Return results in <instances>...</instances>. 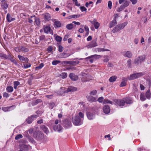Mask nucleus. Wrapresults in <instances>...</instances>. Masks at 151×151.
<instances>
[{
  "mask_svg": "<svg viewBox=\"0 0 151 151\" xmlns=\"http://www.w3.org/2000/svg\"><path fill=\"white\" fill-rule=\"evenodd\" d=\"M20 48H21V50L22 51L27 52L29 51L28 49L24 47H20Z\"/></svg>",
  "mask_w": 151,
  "mask_h": 151,
  "instance_id": "36",
  "label": "nucleus"
},
{
  "mask_svg": "<svg viewBox=\"0 0 151 151\" xmlns=\"http://www.w3.org/2000/svg\"><path fill=\"white\" fill-rule=\"evenodd\" d=\"M9 96V95L6 92L4 93H3V96L4 97L7 98Z\"/></svg>",
  "mask_w": 151,
  "mask_h": 151,
  "instance_id": "57",
  "label": "nucleus"
},
{
  "mask_svg": "<svg viewBox=\"0 0 151 151\" xmlns=\"http://www.w3.org/2000/svg\"><path fill=\"white\" fill-rule=\"evenodd\" d=\"M66 28L69 30H71L73 28V24H68L66 25Z\"/></svg>",
  "mask_w": 151,
  "mask_h": 151,
  "instance_id": "34",
  "label": "nucleus"
},
{
  "mask_svg": "<svg viewBox=\"0 0 151 151\" xmlns=\"http://www.w3.org/2000/svg\"><path fill=\"white\" fill-rule=\"evenodd\" d=\"M12 107V106H11L9 107H2V110L6 112L9 111V109Z\"/></svg>",
  "mask_w": 151,
  "mask_h": 151,
  "instance_id": "38",
  "label": "nucleus"
},
{
  "mask_svg": "<svg viewBox=\"0 0 151 151\" xmlns=\"http://www.w3.org/2000/svg\"><path fill=\"white\" fill-rule=\"evenodd\" d=\"M65 124L66 126L68 127H70L71 125V122L70 121H67L65 123Z\"/></svg>",
  "mask_w": 151,
  "mask_h": 151,
  "instance_id": "44",
  "label": "nucleus"
},
{
  "mask_svg": "<svg viewBox=\"0 0 151 151\" xmlns=\"http://www.w3.org/2000/svg\"><path fill=\"white\" fill-rule=\"evenodd\" d=\"M87 116L88 119L89 120L92 119L94 117L93 114L90 113H87Z\"/></svg>",
  "mask_w": 151,
  "mask_h": 151,
  "instance_id": "29",
  "label": "nucleus"
},
{
  "mask_svg": "<svg viewBox=\"0 0 151 151\" xmlns=\"http://www.w3.org/2000/svg\"><path fill=\"white\" fill-rule=\"evenodd\" d=\"M72 121L73 123L75 125H80L82 124V119L78 115L75 116L72 118Z\"/></svg>",
  "mask_w": 151,
  "mask_h": 151,
  "instance_id": "2",
  "label": "nucleus"
},
{
  "mask_svg": "<svg viewBox=\"0 0 151 151\" xmlns=\"http://www.w3.org/2000/svg\"><path fill=\"white\" fill-rule=\"evenodd\" d=\"M116 16H115L113 20L111 22L109 23V27L111 28L114 26L116 24Z\"/></svg>",
  "mask_w": 151,
  "mask_h": 151,
  "instance_id": "13",
  "label": "nucleus"
},
{
  "mask_svg": "<svg viewBox=\"0 0 151 151\" xmlns=\"http://www.w3.org/2000/svg\"><path fill=\"white\" fill-rule=\"evenodd\" d=\"M73 1L75 2V5L78 6H80V4L78 3L77 0H73Z\"/></svg>",
  "mask_w": 151,
  "mask_h": 151,
  "instance_id": "59",
  "label": "nucleus"
},
{
  "mask_svg": "<svg viewBox=\"0 0 151 151\" xmlns=\"http://www.w3.org/2000/svg\"><path fill=\"white\" fill-rule=\"evenodd\" d=\"M104 112L105 114H108L110 112V109L108 105L105 106L103 108Z\"/></svg>",
  "mask_w": 151,
  "mask_h": 151,
  "instance_id": "15",
  "label": "nucleus"
},
{
  "mask_svg": "<svg viewBox=\"0 0 151 151\" xmlns=\"http://www.w3.org/2000/svg\"><path fill=\"white\" fill-rule=\"evenodd\" d=\"M26 137L27 138V139H29V141L33 143V144H35V141L34 140V139H33L31 137H30L29 135H27L26 136Z\"/></svg>",
  "mask_w": 151,
  "mask_h": 151,
  "instance_id": "31",
  "label": "nucleus"
},
{
  "mask_svg": "<svg viewBox=\"0 0 151 151\" xmlns=\"http://www.w3.org/2000/svg\"><path fill=\"white\" fill-rule=\"evenodd\" d=\"M35 22L37 25H39L40 23V21L38 18H35Z\"/></svg>",
  "mask_w": 151,
  "mask_h": 151,
  "instance_id": "42",
  "label": "nucleus"
},
{
  "mask_svg": "<svg viewBox=\"0 0 151 151\" xmlns=\"http://www.w3.org/2000/svg\"><path fill=\"white\" fill-rule=\"evenodd\" d=\"M125 8L123 5H122L119 7L117 8V11L118 12H120L124 9Z\"/></svg>",
  "mask_w": 151,
  "mask_h": 151,
  "instance_id": "48",
  "label": "nucleus"
},
{
  "mask_svg": "<svg viewBox=\"0 0 151 151\" xmlns=\"http://www.w3.org/2000/svg\"><path fill=\"white\" fill-rule=\"evenodd\" d=\"M69 76L72 80L76 81L78 80V76L73 73H70Z\"/></svg>",
  "mask_w": 151,
  "mask_h": 151,
  "instance_id": "14",
  "label": "nucleus"
},
{
  "mask_svg": "<svg viewBox=\"0 0 151 151\" xmlns=\"http://www.w3.org/2000/svg\"><path fill=\"white\" fill-rule=\"evenodd\" d=\"M38 116L37 115H32L28 117L26 119V121L28 124H31L35 119L37 118Z\"/></svg>",
  "mask_w": 151,
  "mask_h": 151,
  "instance_id": "6",
  "label": "nucleus"
},
{
  "mask_svg": "<svg viewBox=\"0 0 151 151\" xmlns=\"http://www.w3.org/2000/svg\"><path fill=\"white\" fill-rule=\"evenodd\" d=\"M140 100L142 101H144L146 99V97L145 96L144 93H141L140 95Z\"/></svg>",
  "mask_w": 151,
  "mask_h": 151,
  "instance_id": "30",
  "label": "nucleus"
},
{
  "mask_svg": "<svg viewBox=\"0 0 151 151\" xmlns=\"http://www.w3.org/2000/svg\"><path fill=\"white\" fill-rule=\"evenodd\" d=\"M125 2L124 4L122 5L124 8H125L129 6V1H124Z\"/></svg>",
  "mask_w": 151,
  "mask_h": 151,
  "instance_id": "49",
  "label": "nucleus"
},
{
  "mask_svg": "<svg viewBox=\"0 0 151 151\" xmlns=\"http://www.w3.org/2000/svg\"><path fill=\"white\" fill-rule=\"evenodd\" d=\"M145 55L139 56L134 60V63L136 64L141 63L145 60Z\"/></svg>",
  "mask_w": 151,
  "mask_h": 151,
  "instance_id": "4",
  "label": "nucleus"
},
{
  "mask_svg": "<svg viewBox=\"0 0 151 151\" xmlns=\"http://www.w3.org/2000/svg\"><path fill=\"white\" fill-rule=\"evenodd\" d=\"M10 15L9 13H8L6 16V19L8 22H10L12 20H10Z\"/></svg>",
  "mask_w": 151,
  "mask_h": 151,
  "instance_id": "50",
  "label": "nucleus"
},
{
  "mask_svg": "<svg viewBox=\"0 0 151 151\" xmlns=\"http://www.w3.org/2000/svg\"><path fill=\"white\" fill-rule=\"evenodd\" d=\"M71 55L70 54L68 53H66L64 52H63L62 53L61 56H58V57L59 58H66L69 56H70Z\"/></svg>",
  "mask_w": 151,
  "mask_h": 151,
  "instance_id": "24",
  "label": "nucleus"
},
{
  "mask_svg": "<svg viewBox=\"0 0 151 151\" xmlns=\"http://www.w3.org/2000/svg\"><path fill=\"white\" fill-rule=\"evenodd\" d=\"M62 38L61 37L57 35L55 37L56 40L58 42H61L62 40Z\"/></svg>",
  "mask_w": 151,
  "mask_h": 151,
  "instance_id": "37",
  "label": "nucleus"
},
{
  "mask_svg": "<svg viewBox=\"0 0 151 151\" xmlns=\"http://www.w3.org/2000/svg\"><path fill=\"white\" fill-rule=\"evenodd\" d=\"M97 46V43L95 40H93L90 42L89 44L87 45L88 48L93 47Z\"/></svg>",
  "mask_w": 151,
  "mask_h": 151,
  "instance_id": "8",
  "label": "nucleus"
},
{
  "mask_svg": "<svg viewBox=\"0 0 151 151\" xmlns=\"http://www.w3.org/2000/svg\"><path fill=\"white\" fill-rule=\"evenodd\" d=\"M77 90V88L76 87L70 86L68 87L66 91H65V92L67 93L69 92H72L76 91Z\"/></svg>",
  "mask_w": 151,
  "mask_h": 151,
  "instance_id": "9",
  "label": "nucleus"
},
{
  "mask_svg": "<svg viewBox=\"0 0 151 151\" xmlns=\"http://www.w3.org/2000/svg\"><path fill=\"white\" fill-rule=\"evenodd\" d=\"M115 105L119 106H123L124 105L125 101L124 100L116 99L114 101Z\"/></svg>",
  "mask_w": 151,
  "mask_h": 151,
  "instance_id": "5",
  "label": "nucleus"
},
{
  "mask_svg": "<svg viewBox=\"0 0 151 151\" xmlns=\"http://www.w3.org/2000/svg\"><path fill=\"white\" fill-rule=\"evenodd\" d=\"M125 101L127 104H131L133 103L132 99L130 97H127L124 99Z\"/></svg>",
  "mask_w": 151,
  "mask_h": 151,
  "instance_id": "20",
  "label": "nucleus"
},
{
  "mask_svg": "<svg viewBox=\"0 0 151 151\" xmlns=\"http://www.w3.org/2000/svg\"><path fill=\"white\" fill-rule=\"evenodd\" d=\"M95 51L96 52H104V51H109V50L104 49V48H96L95 49Z\"/></svg>",
  "mask_w": 151,
  "mask_h": 151,
  "instance_id": "27",
  "label": "nucleus"
},
{
  "mask_svg": "<svg viewBox=\"0 0 151 151\" xmlns=\"http://www.w3.org/2000/svg\"><path fill=\"white\" fill-rule=\"evenodd\" d=\"M44 18L46 21H49L51 18L50 14L48 13H46L43 14Z\"/></svg>",
  "mask_w": 151,
  "mask_h": 151,
  "instance_id": "21",
  "label": "nucleus"
},
{
  "mask_svg": "<svg viewBox=\"0 0 151 151\" xmlns=\"http://www.w3.org/2000/svg\"><path fill=\"white\" fill-rule=\"evenodd\" d=\"M60 76H61V78H62L64 79L67 77V74L65 72L62 73L60 75Z\"/></svg>",
  "mask_w": 151,
  "mask_h": 151,
  "instance_id": "40",
  "label": "nucleus"
},
{
  "mask_svg": "<svg viewBox=\"0 0 151 151\" xmlns=\"http://www.w3.org/2000/svg\"><path fill=\"white\" fill-rule=\"evenodd\" d=\"M23 137V136L21 134H19L17 135L15 137V139L16 140L22 138Z\"/></svg>",
  "mask_w": 151,
  "mask_h": 151,
  "instance_id": "46",
  "label": "nucleus"
},
{
  "mask_svg": "<svg viewBox=\"0 0 151 151\" xmlns=\"http://www.w3.org/2000/svg\"><path fill=\"white\" fill-rule=\"evenodd\" d=\"M116 76H113L109 79V81L110 82H112L115 81L116 79Z\"/></svg>",
  "mask_w": 151,
  "mask_h": 151,
  "instance_id": "33",
  "label": "nucleus"
},
{
  "mask_svg": "<svg viewBox=\"0 0 151 151\" xmlns=\"http://www.w3.org/2000/svg\"><path fill=\"white\" fill-rule=\"evenodd\" d=\"M63 62L65 64H69L70 65H76L79 63V61L78 60L76 61H64Z\"/></svg>",
  "mask_w": 151,
  "mask_h": 151,
  "instance_id": "10",
  "label": "nucleus"
},
{
  "mask_svg": "<svg viewBox=\"0 0 151 151\" xmlns=\"http://www.w3.org/2000/svg\"><path fill=\"white\" fill-rule=\"evenodd\" d=\"M1 7L4 9H7L8 5L7 2L5 0H2L1 2Z\"/></svg>",
  "mask_w": 151,
  "mask_h": 151,
  "instance_id": "11",
  "label": "nucleus"
},
{
  "mask_svg": "<svg viewBox=\"0 0 151 151\" xmlns=\"http://www.w3.org/2000/svg\"><path fill=\"white\" fill-rule=\"evenodd\" d=\"M102 56L97 55H91V56H89L86 58H85V59L86 60L88 59H91L93 58L95 59H98L99 58H100Z\"/></svg>",
  "mask_w": 151,
  "mask_h": 151,
  "instance_id": "12",
  "label": "nucleus"
},
{
  "mask_svg": "<svg viewBox=\"0 0 151 151\" xmlns=\"http://www.w3.org/2000/svg\"><path fill=\"white\" fill-rule=\"evenodd\" d=\"M80 9L81 11L82 12L86 11L87 10V9L86 8V7L83 6H81L80 7Z\"/></svg>",
  "mask_w": 151,
  "mask_h": 151,
  "instance_id": "54",
  "label": "nucleus"
},
{
  "mask_svg": "<svg viewBox=\"0 0 151 151\" xmlns=\"http://www.w3.org/2000/svg\"><path fill=\"white\" fill-rule=\"evenodd\" d=\"M146 97L148 99L151 97V93L150 89L148 90L145 93Z\"/></svg>",
  "mask_w": 151,
  "mask_h": 151,
  "instance_id": "25",
  "label": "nucleus"
},
{
  "mask_svg": "<svg viewBox=\"0 0 151 151\" xmlns=\"http://www.w3.org/2000/svg\"><path fill=\"white\" fill-rule=\"evenodd\" d=\"M88 100L91 102H95L97 100V98L92 96H89L87 98Z\"/></svg>",
  "mask_w": 151,
  "mask_h": 151,
  "instance_id": "22",
  "label": "nucleus"
},
{
  "mask_svg": "<svg viewBox=\"0 0 151 151\" xmlns=\"http://www.w3.org/2000/svg\"><path fill=\"white\" fill-rule=\"evenodd\" d=\"M24 66L25 68H27L31 66V64H24Z\"/></svg>",
  "mask_w": 151,
  "mask_h": 151,
  "instance_id": "64",
  "label": "nucleus"
},
{
  "mask_svg": "<svg viewBox=\"0 0 151 151\" xmlns=\"http://www.w3.org/2000/svg\"><path fill=\"white\" fill-rule=\"evenodd\" d=\"M44 66L43 63H41L39 66L36 67L35 68V69L37 70H38L42 68Z\"/></svg>",
  "mask_w": 151,
  "mask_h": 151,
  "instance_id": "41",
  "label": "nucleus"
},
{
  "mask_svg": "<svg viewBox=\"0 0 151 151\" xmlns=\"http://www.w3.org/2000/svg\"><path fill=\"white\" fill-rule=\"evenodd\" d=\"M18 58L20 60L24 61L26 62H28L29 60L27 58L24 57L20 55H18Z\"/></svg>",
  "mask_w": 151,
  "mask_h": 151,
  "instance_id": "23",
  "label": "nucleus"
},
{
  "mask_svg": "<svg viewBox=\"0 0 151 151\" xmlns=\"http://www.w3.org/2000/svg\"><path fill=\"white\" fill-rule=\"evenodd\" d=\"M112 4V3L111 1H109L108 6L110 9H111V8Z\"/></svg>",
  "mask_w": 151,
  "mask_h": 151,
  "instance_id": "56",
  "label": "nucleus"
},
{
  "mask_svg": "<svg viewBox=\"0 0 151 151\" xmlns=\"http://www.w3.org/2000/svg\"><path fill=\"white\" fill-rule=\"evenodd\" d=\"M104 99V98L102 97H101L99 98L98 99L97 101L100 103H101L103 101V100Z\"/></svg>",
  "mask_w": 151,
  "mask_h": 151,
  "instance_id": "60",
  "label": "nucleus"
},
{
  "mask_svg": "<svg viewBox=\"0 0 151 151\" xmlns=\"http://www.w3.org/2000/svg\"><path fill=\"white\" fill-rule=\"evenodd\" d=\"M6 90L8 92L12 93L14 89L12 86H8L7 87Z\"/></svg>",
  "mask_w": 151,
  "mask_h": 151,
  "instance_id": "26",
  "label": "nucleus"
},
{
  "mask_svg": "<svg viewBox=\"0 0 151 151\" xmlns=\"http://www.w3.org/2000/svg\"><path fill=\"white\" fill-rule=\"evenodd\" d=\"M93 3V2L92 1H89V2H86V3L85 4V6L86 7H88V6L90 4H91Z\"/></svg>",
  "mask_w": 151,
  "mask_h": 151,
  "instance_id": "58",
  "label": "nucleus"
},
{
  "mask_svg": "<svg viewBox=\"0 0 151 151\" xmlns=\"http://www.w3.org/2000/svg\"><path fill=\"white\" fill-rule=\"evenodd\" d=\"M103 103L104 104H106L107 103L110 104H113L112 101L108 100V99H105V100H104L103 101Z\"/></svg>",
  "mask_w": 151,
  "mask_h": 151,
  "instance_id": "39",
  "label": "nucleus"
},
{
  "mask_svg": "<svg viewBox=\"0 0 151 151\" xmlns=\"http://www.w3.org/2000/svg\"><path fill=\"white\" fill-rule=\"evenodd\" d=\"M34 137L37 140H40L43 139L44 134L41 131H37L35 132L33 134Z\"/></svg>",
  "mask_w": 151,
  "mask_h": 151,
  "instance_id": "3",
  "label": "nucleus"
},
{
  "mask_svg": "<svg viewBox=\"0 0 151 151\" xmlns=\"http://www.w3.org/2000/svg\"><path fill=\"white\" fill-rule=\"evenodd\" d=\"M132 61L130 59L128 60L127 61L128 65L129 67H131L132 65Z\"/></svg>",
  "mask_w": 151,
  "mask_h": 151,
  "instance_id": "53",
  "label": "nucleus"
},
{
  "mask_svg": "<svg viewBox=\"0 0 151 151\" xmlns=\"http://www.w3.org/2000/svg\"><path fill=\"white\" fill-rule=\"evenodd\" d=\"M135 73L131 75L129 77L128 79L130 80H132L136 79Z\"/></svg>",
  "mask_w": 151,
  "mask_h": 151,
  "instance_id": "35",
  "label": "nucleus"
},
{
  "mask_svg": "<svg viewBox=\"0 0 151 151\" xmlns=\"http://www.w3.org/2000/svg\"><path fill=\"white\" fill-rule=\"evenodd\" d=\"M60 60H55L53 61L52 62V64L53 65H56L60 63Z\"/></svg>",
  "mask_w": 151,
  "mask_h": 151,
  "instance_id": "45",
  "label": "nucleus"
},
{
  "mask_svg": "<svg viewBox=\"0 0 151 151\" xmlns=\"http://www.w3.org/2000/svg\"><path fill=\"white\" fill-rule=\"evenodd\" d=\"M127 22H125L121 24L117 25L113 29V32L114 33L119 32L123 29L127 25Z\"/></svg>",
  "mask_w": 151,
  "mask_h": 151,
  "instance_id": "1",
  "label": "nucleus"
},
{
  "mask_svg": "<svg viewBox=\"0 0 151 151\" xmlns=\"http://www.w3.org/2000/svg\"><path fill=\"white\" fill-rule=\"evenodd\" d=\"M63 47L61 45H59L58 46V51L60 52L63 51Z\"/></svg>",
  "mask_w": 151,
  "mask_h": 151,
  "instance_id": "61",
  "label": "nucleus"
},
{
  "mask_svg": "<svg viewBox=\"0 0 151 151\" xmlns=\"http://www.w3.org/2000/svg\"><path fill=\"white\" fill-rule=\"evenodd\" d=\"M78 115L80 117L81 119L83 118L84 114L81 112H80L78 113Z\"/></svg>",
  "mask_w": 151,
  "mask_h": 151,
  "instance_id": "62",
  "label": "nucleus"
},
{
  "mask_svg": "<svg viewBox=\"0 0 151 151\" xmlns=\"http://www.w3.org/2000/svg\"><path fill=\"white\" fill-rule=\"evenodd\" d=\"M29 146L24 144H21L19 145V147L20 149H22L24 151H27L29 150Z\"/></svg>",
  "mask_w": 151,
  "mask_h": 151,
  "instance_id": "7",
  "label": "nucleus"
},
{
  "mask_svg": "<svg viewBox=\"0 0 151 151\" xmlns=\"http://www.w3.org/2000/svg\"><path fill=\"white\" fill-rule=\"evenodd\" d=\"M96 29L98 28L100 26V24L98 22H95L94 24H93Z\"/></svg>",
  "mask_w": 151,
  "mask_h": 151,
  "instance_id": "47",
  "label": "nucleus"
},
{
  "mask_svg": "<svg viewBox=\"0 0 151 151\" xmlns=\"http://www.w3.org/2000/svg\"><path fill=\"white\" fill-rule=\"evenodd\" d=\"M135 74L136 78H139L143 75V73L142 72L137 73H135Z\"/></svg>",
  "mask_w": 151,
  "mask_h": 151,
  "instance_id": "43",
  "label": "nucleus"
},
{
  "mask_svg": "<svg viewBox=\"0 0 151 151\" xmlns=\"http://www.w3.org/2000/svg\"><path fill=\"white\" fill-rule=\"evenodd\" d=\"M127 79L126 78H123L122 79V82L119 85L120 87L125 86L126 85Z\"/></svg>",
  "mask_w": 151,
  "mask_h": 151,
  "instance_id": "18",
  "label": "nucleus"
},
{
  "mask_svg": "<svg viewBox=\"0 0 151 151\" xmlns=\"http://www.w3.org/2000/svg\"><path fill=\"white\" fill-rule=\"evenodd\" d=\"M97 93V91L96 90H93L90 93V94L91 95H95Z\"/></svg>",
  "mask_w": 151,
  "mask_h": 151,
  "instance_id": "52",
  "label": "nucleus"
},
{
  "mask_svg": "<svg viewBox=\"0 0 151 151\" xmlns=\"http://www.w3.org/2000/svg\"><path fill=\"white\" fill-rule=\"evenodd\" d=\"M53 129L55 131L60 132L62 130V127L60 125H55L53 127Z\"/></svg>",
  "mask_w": 151,
  "mask_h": 151,
  "instance_id": "17",
  "label": "nucleus"
},
{
  "mask_svg": "<svg viewBox=\"0 0 151 151\" xmlns=\"http://www.w3.org/2000/svg\"><path fill=\"white\" fill-rule=\"evenodd\" d=\"M44 31L46 33L48 34L49 32L51 30V28L50 27L48 26H46L44 29Z\"/></svg>",
  "mask_w": 151,
  "mask_h": 151,
  "instance_id": "32",
  "label": "nucleus"
},
{
  "mask_svg": "<svg viewBox=\"0 0 151 151\" xmlns=\"http://www.w3.org/2000/svg\"><path fill=\"white\" fill-rule=\"evenodd\" d=\"M14 86H18L20 84V83L18 81H16L14 82Z\"/></svg>",
  "mask_w": 151,
  "mask_h": 151,
  "instance_id": "63",
  "label": "nucleus"
},
{
  "mask_svg": "<svg viewBox=\"0 0 151 151\" xmlns=\"http://www.w3.org/2000/svg\"><path fill=\"white\" fill-rule=\"evenodd\" d=\"M54 26L55 28L60 27L61 26V24L59 21H55L54 23Z\"/></svg>",
  "mask_w": 151,
  "mask_h": 151,
  "instance_id": "28",
  "label": "nucleus"
},
{
  "mask_svg": "<svg viewBox=\"0 0 151 151\" xmlns=\"http://www.w3.org/2000/svg\"><path fill=\"white\" fill-rule=\"evenodd\" d=\"M45 39V37L44 35H42L40 37V40H43Z\"/></svg>",
  "mask_w": 151,
  "mask_h": 151,
  "instance_id": "55",
  "label": "nucleus"
},
{
  "mask_svg": "<svg viewBox=\"0 0 151 151\" xmlns=\"http://www.w3.org/2000/svg\"><path fill=\"white\" fill-rule=\"evenodd\" d=\"M124 56L129 58H131L132 56V54L130 51H128L126 52L125 53L124 55Z\"/></svg>",
  "mask_w": 151,
  "mask_h": 151,
  "instance_id": "19",
  "label": "nucleus"
},
{
  "mask_svg": "<svg viewBox=\"0 0 151 151\" xmlns=\"http://www.w3.org/2000/svg\"><path fill=\"white\" fill-rule=\"evenodd\" d=\"M40 128L46 134H47L49 133V130L46 126L42 125L40 126Z\"/></svg>",
  "mask_w": 151,
  "mask_h": 151,
  "instance_id": "16",
  "label": "nucleus"
},
{
  "mask_svg": "<svg viewBox=\"0 0 151 151\" xmlns=\"http://www.w3.org/2000/svg\"><path fill=\"white\" fill-rule=\"evenodd\" d=\"M0 57L2 58H5L6 59H7L8 58L7 55H6L2 53H0Z\"/></svg>",
  "mask_w": 151,
  "mask_h": 151,
  "instance_id": "51",
  "label": "nucleus"
}]
</instances>
